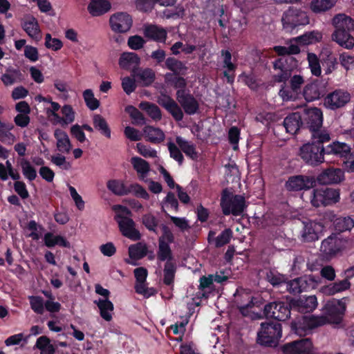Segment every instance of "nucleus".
Listing matches in <instances>:
<instances>
[{
	"label": "nucleus",
	"mask_w": 354,
	"mask_h": 354,
	"mask_svg": "<svg viewBox=\"0 0 354 354\" xmlns=\"http://www.w3.org/2000/svg\"><path fill=\"white\" fill-rule=\"evenodd\" d=\"M331 139L329 133H320L311 137V141L299 148V155L301 160L310 166H318L326 160L325 145Z\"/></svg>",
	"instance_id": "nucleus-1"
},
{
	"label": "nucleus",
	"mask_w": 354,
	"mask_h": 354,
	"mask_svg": "<svg viewBox=\"0 0 354 354\" xmlns=\"http://www.w3.org/2000/svg\"><path fill=\"white\" fill-rule=\"evenodd\" d=\"M335 28L332 34V39L340 46L346 49H351L354 46V37L350 31L354 30V21L353 18L345 14H337L332 20Z\"/></svg>",
	"instance_id": "nucleus-2"
},
{
	"label": "nucleus",
	"mask_w": 354,
	"mask_h": 354,
	"mask_svg": "<svg viewBox=\"0 0 354 354\" xmlns=\"http://www.w3.org/2000/svg\"><path fill=\"white\" fill-rule=\"evenodd\" d=\"M169 244L166 241H158L157 251L158 260L166 261L163 269V283L168 286H173L177 270L176 263Z\"/></svg>",
	"instance_id": "nucleus-3"
},
{
	"label": "nucleus",
	"mask_w": 354,
	"mask_h": 354,
	"mask_svg": "<svg viewBox=\"0 0 354 354\" xmlns=\"http://www.w3.org/2000/svg\"><path fill=\"white\" fill-rule=\"evenodd\" d=\"M282 336V326L279 322H269L261 324L257 333V342L263 346L275 347Z\"/></svg>",
	"instance_id": "nucleus-4"
},
{
	"label": "nucleus",
	"mask_w": 354,
	"mask_h": 354,
	"mask_svg": "<svg viewBox=\"0 0 354 354\" xmlns=\"http://www.w3.org/2000/svg\"><path fill=\"white\" fill-rule=\"evenodd\" d=\"M301 115V127L308 129L311 133V137L317 136L320 133H329L327 130H322L323 124V113L319 108L312 107L304 109Z\"/></svg>",
	"instance_id": "nucleus-5"
},
{
	"label": "nucleus",
	"mask_w": 354,
	"mask_h": 354,
	"mask_svg": "<svg viewBox=\"0 0 354 354\" xmlns=\"http://www.w3.org/2000/svg\"><path fill=\"white\" fill-rule=\"evenodd\" d=\"M221 207L224 215L240 216L246 207L245 198L239 194L234 195L227 188L221 193Z\"/></svg>",
	"instance_id": "nucleus-6"
},
{
	"label": "nucleus",
	"mask_w": 354,
	"mask_h": 354,
	"mask_svg": "<svg viewBox=\"0 0 354 354\" xmlns=\"http://www.w3.org/2000/svg\"><path fill=\"white\" fill-rule=\"evenodd\" d=\"M272 64L273 69L279 71L272 76V80L276 83L287 82L299 66V61L292 56L277 58Z\"/></svg>",
	"instance_id": "nucleus-7"
},
{
	"label": "nucleus",
	"mask_w": 354,
	"mask_h": 354,
	"mask_svg": "<svg viewBox=\"0 0 354 354\" xmlns=\"http://www.w3.org/2000/svg\"><path fill=\"white\" fill-rule=\"evenodd\" d=\"M293 310L291 299L286 301H274L265 305L263 314L266 318H272L278 321H285L290 317Z\"/></svg>",
	"instance_id": "nucleus-8"
},
{
	"label": "nucleus",
	"mask_w": 354,
	"mask_h": 354,
	"mask_svg": "<svg viewBox=\"0 0 354 354\" xmlns=\"http://www.w3.org/2000/svg\"><path fill=\"white\" fill-rule=\"evenodd\" d=\"M326 324L324 317L315 316H302L300 319L291 323V331L299 336H304L309 333L312 329Z\"/></svg>",
	"instance_id": "nucleus-9"
},
{
	"label": "nucleus",
	"mask_w": 354,
	"mask_h": 354,
	"mask_svg": "<svg viewBox=\"0 0 354 354\" xmlns=\"http://www.w3.org/2000/svg\"><path fill=\"white\" fill-rule=\"evenodd\" d=\"M281 21L283 28L290 31L300 26H306L310 22L306 12L293 7L284 12Z\"/></svg>",
	"instance_id": "nucleus-10"
},
{
	"label": "nucleus",
	"mask_w": 354,
	"mask_h": 354,
	"mask_svg": "<svg viewBox=\"0 0 354 354\" xmlns=\"http://www.w3.org/2000/svg\"><path fill=\"white\" fill-rule=\"evenodd\" d=\"M321 281L322 278L318 275H304L290 281L288 290L294 295L300 294L317 288Z\"/></svg>",
	"instance_id": "nucleus-11"
},
{
	"label": "nucleus",
	"mask_w": 354,
	"mask_h": 354,
	"mask_svg": "<svg viewBox=\"0 0 354 354\" xmlns=\"http://www.w3.org/2000/svg\"><path fill=\"white\" fill-rule=\"evenodd\" d=\"M339 199V189L330 187H322L313 190L311 203L313 206L319 207L336 203L338 202Z\"/></svg>",
	"instance_id": "nucleus-12"
},
{
	"label": "nucleus",
	"mask_w": 354,
	"mask_h": 354,
	"mask_svg": "<svg viewBox=\"0 0 354 354\" xmlns=\"http://www.w3.org/2000/svg\"><path fill=\"white\" fill-rule=\"evenodd\" d=\"M346 243V241L339 233L332 234L322 241L320 250L326 258H331L341 252Z\"/></svg>",
	"instance_id": "nucleus-13"
},
{
	"label": "nucleus",
	"mask_w": 354,
	"mask_h": 354,
	"mask_svg": "<svg viewBox=\"0 0 354 354\" xmlns=\"http://www.w3.org/2000/svg\"><path fill=\"white\" fill-rule=\"evenodd\" d=\"M176 97L180 107L187 115H192L198 112L199 102L190 91H176Z\"/></svg>",
	"instance_id": "nucleus-14"
},
{
	"label": "nucleus",
	"mask_w": 354,
	"mask_h": 354,
	"mask_svg": "<svg viewBox=\"0 0 354 354\" xmlns=\"http://www.w3.org/2000/svg\"><path fill=\"white\" fill-rule=\"evenodd\" d=\"M325 153L326 158L329 156L343 160H351L354 158L351 146L346 142L337 140L325 145Z\"/></svg>",
	"instance_id": "nucleus-15"
},
{
	"label": "nucleus",
	"mask_w": 354,
	"mask_h": 354,
	"mask_svg": "<svg viewBox=\"0 0 354 354\" xmlns=\"http://www.w3.org/2000/svg\"><path fill=\"white\" fill-rule=\"evenodd\" d=\"M350 100L351 95L348 92L335 89L325 97L324 104L327 109L335 111L344 107Z\"/></svg>",
	"instance_id": "nucleus-16"
},
{
	"label": "nucleus",
	"mask_w": 354,
	"mask_h": 354,
	"mask_svg": "<svg viewBox=\"0 0 354 354\" xmlns=\"http://www.w3.org/2000/svg\"><path fill=\"white\" fill-rule=\"evenodd\" d=\"M346 311L345 304L340 301L328 302L325 306V316L326 324H339L343 319V316Z\"/></svg>",
	"instance_id": "nucleus-17"
},
{
	"label": "nucleus",
	"mask_w": 354,
	"mask_h": 354,
	"mask_svg": "<svg viewBox=\"0 0 354 354\" xmlns=\"http://www.w3.org/2000/svg\"><path fill=\"white\" fill-rule=\"evenodd\" d=\"M111 29L116 33H126L132 27L133 19L127 12H116L109 18Z\"/></svg>",
	"instance_id": "nucleus-18"
},
{
	"label": "nucleus",
	"mask_w": 354,
	"mask_h": 354,
	"mask_svg": "<svg viewBox=\"0 0 354 354\" xmlns=\"http://www.w3.org/2000/svg\"><path fill=\"white\" fill-rule=\"evenodd\" d=\"M315 185V180L312 176L297 175L290 176L286 183V188L290 192L308 190Z\"/></svg>",
	"instance_id": "nucleus-19"
},
{
	"label": "nucleus",
	"mask_w": 354,
	"mask_h": 354,
	"mask_svg": "<svg viewBox=\"0 0 354 354\" xmlns=\"http://www.w3.org/2000/svg\"><path fill=\"white\" fill-rule=\"evenodd\" d=\"M157 102L163 107L176 122L182 121L184 113L178 104L169 95L161 93L158 97Z\"/></svg>",
	"instance_id": "nucleus-20"
},
{
	"label": "nucleus",
	"mask_w": 354,
	"mask_h": 354,
	"mask_svg": "<svg viewBox=\"0 0 354 354\" xmlns=\"http://www.w3.org/2000/svg\"><path fill=\"white\" fill-rule=\"evenodd\" d=\"M313 345L310 338H301L285 344L282 346V352L292 354H311Z\"/></svg>",
	"instance_id": "nucleus-21"
},
{
	"label": "nucleus",
	"mask_w": 354,
	"mask_h": 354,
	"mask_svg": "<svg viewBox=\"0 0 354 354\" xmlns=\"http://www.w3.org/2000/svg\"><path fill=\"white\" fill-rule=\"evenodd\" d=\"M344 180V172L339 168H328L323 170L317 177L321 185L338 184Z\"/></svg>",
	"instance_id": "nucleus-22"
},
{
	"label": "nucleus",
	"mask_w": 354,
	"mask_h": 354,
	"mask_svg": "<svg viewBox=\"0 0 354 354\" xmlns=\"http://www.w3.org/2000/svg\"><path fill=\"white\" fill-rule=\"evenodd\" d=\"M325 93L326 88L322 82L316 80L304 87L301 95L307 102H313L324 96Z\"/></svg>",
	"instance_id": "nucleus-23"
},
{
	"label": "nucleus",
	"mask_w": 354,
	"mask_h": 354,
	"mask_svg": "<svg viewBox=\"0 0 354 354\" xmlns=\"http://www.w3.org/2000/svg\"><path fill=\"white\" fill-rule=\"evenodd\" d=\"M120 218L118 221L120 230L122 234L128 239L136 241L141 239L140 232L135 228V223L131 218L118 215Z\"/></svg>",
	"instance_id": "nucleus-24"
},
{
	"label": "nucleus",
	"mask_w": 354,
	"mask_h": 354,
	"mask_svg": "<svg viewBox=\"0 0 354 354\" xmlns=\"http://www.w3.org/2000/svg\"><path fill=\"white\" fill-rule=\"evenodd\" d=\"M293 310L301 313L313 312L317 306L315 295L302 296L298 299H291Z\"/></svg>",
	"instance_id": "nucleus-25"
},
{
	"label": "nucleus",
	"mask_w": 354,
	"mask_h": 354,
	"mask_svg": "<svg viewBox=\"0 0 354 354\" xmlns=\"http://www.w3.org/2000/svg\"><path fill=\"white\" fill-rule=\"evenodd\" d=\"M221 56L223 58V67L226 68L223 72V75L226 78L227 82L232 84L234 82L237 66L232 62V56L230 50L222 49Z\"/></svg>",
	"instance_id": "nucleus-26"
},
{
	"label": "nucleus",
	"mask_w": 354,
	"mask_h": 354,
	"mask_svg": "<svg viewBox=\"0 0 354 354\" xmlns=\"http://www.w3.org/2000/svg\"><path fill=\"white\" fill-rule=\"evenodd\" d=\"M301 112L297 111L288 114L283 120V127L285 128L287 133L295 135L298 133L301 127Z\"/></svg>",
	"instance_id": "nucleus-27"
},
{
	"label": "nucleus",
	"mask_w": 354,
	"mask_h": 354,
	"mask_svg": "<svg viewBox=\"0 0 354 354\" xmlns=\"http://www.w3.org/2000/svg\"><path fill=\"white\" fill-rule=\"evenodd\" d=\"M322 225L319 223L309 221L304 222V228L301 232L302 241L313 242L319 239V232L322 230Z\"/></svg>",
	"instance_id": "nucleus-28"
},
{
	"label": "nucleus",
	"mask_w": 354,
	"mask_h": 354,
	"mask_svg": "<svg viewBox=\"0 0 354 354\" xmlns=\"http://www.w3.org/2000/svg\"><path fill=\"white\" fill-rule=\"evenodd\" d=\"M21 27L27 35L32 39H38L40 37V28L37 19L28 15L21 21Z\"/></svg>",
	"instance_id": "nucleus-29"
},
{
	"label": "nucleus",
	"mask_w": 354,
	"mask_h": 354,
	"mask_svg": "<svg viewBox=\"0 0 354 354\" xmlns=\"http://www.w3.org/2000/svg\"><path fill=\"white\" fill-rule=\"evenodd\" d=\"M144 35L149 39L158 42H165L167 37V32L163 28L150 24L145 26Z\"/></svg>",
	"instance_id": "nucleus-30"
},
{
	"label": "nucleus",
	"mask_w": 354,
	"mask_h": 354,
	"mask_svg": "<svg viewBox=\"0 0 354 354\" xmlns=\"http://www.w3.org/2000/svg\"><path fill=\"white\" fill-rule=\"evenodd\" d=\"M130 162L133 168L136 171L138 178L140 180L147 182V180L145 178L150 171V165L149 162L138 156L132 157Z\"/></svg>",
	"instance_id": "nucleus-31"
},
{
	"label": "nucleus",
	"mask_w": 354,
	"mask_h": 354,
	"mask_svg": "<svg viewBox=\"0 0 354 354\" xmlns=\"http://www.w3.org/2000/svg\"><path fill=\"white\" fill-rule=\"evenodd\" d=\"M176 143L181 149L182 152L185 153L186 156L193 160L198 159V152L196 150V145L184 139L181 136L176 137Z\"/></svg>",
	"instance_id": "nucleus-32"
},
{
	"label": "nucleus",
	"mask_w": 354,
	"mask_h": 354,
	"mask_svg": "<svg viewBox=\"0 0 354 354\" xmlns=\"http://www.w3.org/2000/svg\"><path fill=\"white\" fill-rule=\"evenodd\" d=\"M143 133L146 140L152 144H160L165 138V133L158 127L147 125L143 129Z\"/></svg>",
	"instance_id": "nucleus-33"
},
{
	"label": "nucleus",
	"mask_w": 354,
	"mask_h": 354,
	"mask_svg": "<svg viewBox=\"0 0 354 354\" xmlns=\"http://www.w3.org/2000/svg\"><path fill=\"white\" fill-rule=\"evenodd\" d=\"M140 63V58L136 53H123L119 59L120 68L125 70H135Z\"/></svg>",
	"instance_id": "nucleus-34"
},
{
	"label": "nucleus",
	"mask_w": 354,
	"mask_h": 354,
	"mask_svg": "<svg viewBox=\"0 0 354 354\" xmlns=\"http://www.w3.org/2000/svg\"><path fill=\"white\" fill-rule=\"evenodd\" d=\"M44 245L48 248H52L55 245L63 248H70L71 244L66 239L61 235H55L53 233L48 232L44 236Z\"/></svg>",
	"instance_id": "nucleus-35"
},
{
	"label": "nucleus",
	"mask_w": 354,
	"mask_h": 354,
	"mask_svg": "<svg viewBox=\"0 0 354 354\" xmlns=\"http://www.w3.org/2000/svg\"><path fill=\"white\" fill-rule=\"evenodd\" d=\"M111 8V1H90L87 10L93 17L102 16Z\"/></svg>",
	"instance_id": "nucleus-36"
},
{
	"label": "nucleus",
	"mask_w": 354,
	"mask_h": 354,
	"mask_svg": "<svg viewBox=\"0 0 354 354\" xmlns=\"http://www.w3.org/2000/svg\"><path fill=\"white\" fill-rule=\"evenodd\" d=\"M54 136L57 140V147L62 153H68L71 149V143L68 134L60 129L54 131Z\"/></svg>",
	"instance_id": "nucleus-37"
},
{
	"label": "nucleus",
	"mask_w": 354,
	"mask_h": 354,
	"mask_svg": "<svg viewBox=\"0 0 354 354\" xmlns=\"http://www.w3.org/2000/svg\"><path fill=\"white\" fill-rule=\"evenodd\" d=\"M322 39V32L317 30L306 32L302 35L293 38L294 41L299 42L301 46H308L319 42Z\"/></svg>",
	"instance_id": "nucleus-38"
},
{
	"label": "nucleus",
	"mask_w": 354,
	"mask_h": 354,
	"mask_svg": "<svg viewBox=\"0 0 354 354\" xmlns=\"http://www.w3.org/2000/svg\"><path fill=\"white\" fill-rule=\"evenodd\" d=\"M106 187L115 196H123L130 194L129 186H127L121 180L111 179L108 180Z\"/></svg>",
	"instance_id": "nucleus-39"
},
{
	"label": "nucleus",
	"mask_w": 354,
	"mask_h": 354,
	"mask_svg": "<svg viewBox=\"0 0 354 354\" xmlns=\"http://www.w3.org/2000/svg\"><path fill=\"white\" fill-rule=\"evenodd\" d=\"M24 79L23 73L19 70L8 68L6 73L1 75V80L6 86L12 85L16 82H21Z\"/></svg>",
	"instance_id": "nucleus-40"
},
{
	"label": "nucleus",
	"mask_w": 354,
	"mask_h": 354,
	"mask_svg": "<svg viewBox=\"0 0 354 354\" xmlns=\"http://www.w3.org/2000/svg\"><path fill=\"white\" fill-rule=\"evenodd\" d=\"M165 67L173 72L174 75H185L188 68L182 62L174 57H169L165 62Z\"/></svg>",
	"instance_id": "nucleus-41"
},
{
	"label": "nucleus",
	"mask_w": 354,
	"mask_h": 354,
	"mask_svg": "<svg viewBox=\"0 0 354 354\" xmlns=\"http://www.w3.org/2000/svg\"><path fill=\"white\" fill-rule=\"evenodd\" d=\"M133 73L134 76L137 77L143 86H150L156 78L154 71L149 68L141 69L138 72H136V70H133Z\"/></svg>",
	"instance_id": "nucleus-42"
},
{
	"label": "nucleus",
	"mask_w": 354,
	"mask_h": 354,
	"mask_svg": "<svg viewBox=\"0 0 354 354\" xmlns=\"http://www.w3.org/2000/svg\"><path fill=\"white\" fill-rule=\"evenodd\" d=\"M100 309V316L106 321L109 322L112 319L111 312L113 311V304L109 299H99L95 301Z\"/></svg>",
	"instance_id": "nucleus-43"
},
{
	"label": "nucleus",
	"mask_w": 354,
	"mask_h": 354,
	"mask_svg": "<svg viewBox=\"0 0 354 354\" xmlns=\"http://www.w3.org/2000/svg\"><path fill=\"white\" fill-rule=\"evenodd\" d=\"M351 287L350 281L344 279L343 280L336 281L328 286L322 288V292L329 295H333L337 292L344 291Z\"/></svg>",
	"instance_id": "nucleus-44"
},
{
	"label": "nucleus",
	"mask_w": 354,
	"mask_h": 354,
	"mask_svg": "<svg viewBox=\"0 0 354 354\" xmlns=\"http://www.w3.org/2000/svg\"><path fill=\"white\" fill-rule=\"evenodd\" d=\"M147 252V245L142 242H138L129 247V256L133 260L137 261L144 258Z\"/></svg>",
	"instance_id": "nucleus-45"
},
{
	"label": "nucleus",
	"mask_w": 354,
	"mask_h": 354,
	"mask_svg": "<svg viewBox=\"0 0 354 354\" xmlns=\"http://www.w3.org/2000/svg\"><path fill=\"white\" fill-rule=\"evenodd\" d=\"M93 124L94 128L99 131L102 136L107 138H111V129L105 118H104L101 115L95 114L93 115Z\"/></svg>",
	"instance_id": "nucleus-46"
},
{
	"label": "nucleus",
	"mask_w": 354,
	"mask_h": 354,
	"mask_svg": "<svg viewBox=\"0 0 354 354\" xmlns=\"http://www.w3.org/2000/svg\"><path fill=\"white\" fill-rule=\"evenodd\" d=\"M278 94L283 102L295 101L300 97L297 92L292 90V88L286 84V82L282 83Z\"/></svg>",
	"instance_id": "nucleus-47"
},
{
	"label": "nucleus",
	"mask_w": 354,
	"mask_h": 354,
	"mask_svg": "<svg viewBox=\"0 0 354 354\" xmlns=\"http://www.w3.org/2000/svg\"><path fill=\"white\" fill-rule=\"evenodd\" d=\"M165 80L169 82L174 88L177 91H190L187 89V81L186 80L180 75H174L171 73H167L165 75Z\"/></svg>",
	"instance_id": "nucleus-48"
},
{
	"label": "nucleus",
	"mask_w": 354,
	"mask_h": 354,
	"mask_svg": "<svg viewBox=\"0 0 354 354\" xmlns=\"http://www.w3.org/2000/svg\"><path fill=\"white\" fill-rule=\"evenodd\" d=\"M335 231L340 232L349 231L354 227V221L349 216L339 217L333 223Z\"/></svg>",
	"instance_id": "nucleus-49"
},
{
	"label": "nucleus",
	"mask_w": 354,
	"mask_h": 354,
	"mask_svg": "<svg viewBox=\"0 0 354 354\" xmlns=\"http://www.w3.org/2000/svg\"><path fill=\"white\" fill-rule=\"evenodd\" d=\"M176 1H136V8L137 10L143 12H151L156 3H158L162 6H169L174 5Z\"/></svg>",
	"instance_id": "nucleus-50"
},
{
	"label": "nucleus",
	"mask_w": 354,
	"mask_h": 354,
	"mask_svg": "<svg viewBox=\"0 0 354 354\" xmlns=\"http://www.w3.org/2000/svg\"><path fill=\"white\" fill-rule=\"evenodd\" d=\"M140 107L145 111L148 115L154 120H160L162 118V113L160 108L155 104L145 102H141Z\"/></svg>",
	"instance_id": "nucleus-51"
},
{
	"label": "nucleus",
	"mask_w": 354,
	"mask_h": 354,
	"mask_svg": "<svg viewBox=\"0 0 354 354\" xmlns=\"http://www.w3.org/2000/svg\"><path fill=\"white\" fill-rule=\"evenodd\" d=\"M307 60L312 75L319 77L322 74V68L319 57L313 53H308L307 55Z\"/></svg>",
	"instance_id": "nucleus-52"
},
{
	"label": "nucleus",
	"mask_w": 354,
	"mask_h": 354,
	"mask_svg": "<svg viewBox=\"0 0 354 354\" xmlns=\"http://www.w3.org/2000/svg\"><path fill=\"white\" fill-rule=\"evenodd\" d=\"M20 166L23 175L29 181H32L37 178V171L28 160L22 158L20 161Z\"/></svg>",
	"instance_id": "nucleus-53"
},
{
	"label": "nucleus",
	"mask_w": 354,
	"mask_h": 354,
	"mask_svg": "<svg viewBox=\"0 0 354 354\" xmlns=\"http://www.w3.org/2000/svg\"><path fill=\"white\" fill-rule=\"evenodd\" d=\"M83 97L86 106L91 111L96 110L100 105V101L95 97L91 89H86L83 92Z\"/></svg>",
	"instance_id": "nucleus-54"
},
{
	"label": "nucleus",
	"mask_w": 354,
	"mask_h": 354,
	"mask_svg": "<svg viewBox=\"0 0 354 354\" xmlns=\"http://www.w3.org/2000/svg\"><path fill=\"white\" fill-rule=\"evenodd\" d=\"M336 1H311L310 9L316 14L326 12L335 6Z\"/></svg>",
	"instance_id": "nucleus-55"
},
{
	"label": "nucleus",
	"mask_w": 354,
	"mask_h": 354,
	"mask_svg": "<svg viewBox=\"0 0 354 354\" xmlns=\"http://www.w3.org/2000/svg\"><path fill=\"white\" fill-rule=\"evenodd\" d=\"M165 207H166L167 208L170 207L175 212H178L179 203H178V199L176 198L174 192H169L167 193V196L163 199L162 205V212H165V210H164Z\"/></svg>",
	"instance_id": "nucleus-56"
},
{
	"label": "nucleus",
	"mask_w": 354,
	"mask_h": 354,
	"mask_svg": "<svg viewBox=\"0 0 354 354\" xmlns=\"http://www.w3.org/2000/svg\"><path fill=\"white\" fill-rule=\"evenodd\" d=\"M167 147L170 157L176 160L179 165H182L185 159L182 151L178 145L172 142H169L167 143Z\"/></svg>",
	"instance_id": "nucleus-57"
},
{
	"label": "nucleus",
	"mask_w": 354,
	"mask_h": 354,
	"mask_svg": "<svg viewBox=\"0 0 354 354\" xmlns=\"http://www.w3.org/2000/svg\"><path fill=\"white\" fill-rule=\"evenodd\" d=\"M28 299L32 310L37 315H43L45 306L44 299L40 296H30Z\"/></svg>",
	"instance_id": "nucleus-58"
},
{
	"label": "nucleus",
	"mask_w": 354,
	"mask_h": 354,
	"mask_svg": "<svg viewBox=\"0 0 354 354\" xmlns=\"http://www.w3.org/2000/svg\"><path fill=\"white\" fill-rule=\"evenodd\" d=\"M239 78L241 79L245 83V84L252 90L256 91L260 86L257 78L252 73L247 74L245 73H242L239 76Z\"/></svg>",
	"instance_id": "nucleus-59"
},
{
	"label": "nucleus",
	"mask_w": 354,
	"mask_h": 354,
	"mask_svg": "<svg viewBox=\"0 0 354 354\" xmlns=\"http://www.w3.org/2000/svg\"><path fill=\"white\" fill-rule=\"evenodd\" d=\"M129 190L130 194L133 193L136 197L140 198L145 200L149 199V194L146 189L138 183H131L129 185Z\"/></svg>",
	"instance_id": "nucleus-60"
},
{
	"label": "nucleus",
	"mask_w": 354,
	"mask_h": 354,
	"mask_svg": "<svg viewBox=\"0 0 354 354\" xmlns=\"http://www.w3.org/2000/svg\"><path fill=\"white\" fill-rule=\"evenodd\" d=\"M239 139L240 129L236 126L230 127L228 131V141L234 151L239 149Z\"/></svg>",
	"instance_id": "nucleus-61"
},
{
	"label": "nucleus",
	"mask_w": 354,
	"mask_h": 354,
	"mask_svg": "<svg viewBox=\"0 0 354 354\" xmlns=\"http://www.w3.org/2000/svg\"><path fill=\"white\" fill-rule=\"evenodd\" d=\"M288 80L292 90H295L301 95L302 93L301 87L305 82L304 77L301 75H291Z\"/></svg>",
	"instance_id": "nucleus-62"
},
{
	"label": "nucleus",
	"mask_w": 354,
	"mask_h": 354,
	"mask_svg": "<svg viewBox=\"0 0 354 354\" xmlns=\"http://www.w3.org/2000/svg\"><path fill=\"white\" fill-rule=\"evenodd\" d=\"M232 231L230 229H225L216 238L215 246L216 248H221L227 244L232 238Z\"/></svg>",
	"instance_id": "nucleus-63"
},
{
	"label": "nucleus",
	"mask_w": 354,
	"mask_h": 354,
	"mask_svg": "<svg viewBox=\"0 0 354 354\" xmlns=\"http://www.w3.org/2000/svg\"><path fill=\"white\" fill-rule=\"evenodd\" d=\"M45 46L54 51H57L63 47L62 41L57 38H53L50 33L45 36Z\"/></svg>",
	"instance_id": "nucleus-64"
}]
</instances>
